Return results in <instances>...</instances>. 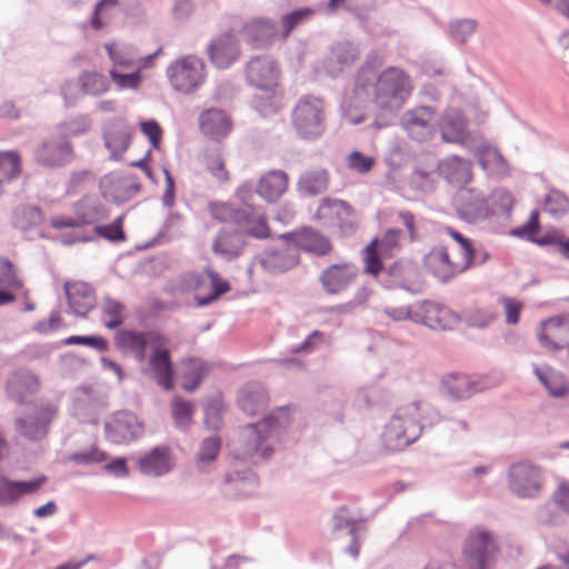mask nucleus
I'll list each match as a JSON object with an SVG mask.
<instances>
[{
    "label": "nucleus",
    "instance_id": "1",
    "mask_svg": "<svg viewBox=\"0 0 569 569\" xmlns=\"http://www.w3.org/2000/svg\"><path fill=\"white\" fill-rule=\"evenodd\" d=\"M411 90L409 76L397 67L385 69L378 77L362 68L355 84V94L360 101L370 98L376 108L390 113L402 107Z\"/></svg>",
    "mask_w": 569,
    "mask_h": 569
},
{
    "label": "nucleus",
    "instance_id": "2",
    "mask_svg": "<svg viewBox=\"0 0 569 569\" xmlns=\"http://www.w3.org/2000/svg\"><path fill=\"white\" fill-rule=\"evenodd\" d=\"M437 419L438 412L427 402L412 401L401 406L385 426L382 445L388 451H400L420 437L425 426L433 425Z\"/></svg>",
    "mask_w": 569,
    "mask_h": 569
},
{
    "label": "nucleus",
    "instance_id": "3",
    "mask_svg": "<svg viewBox=\"0 0 569 569\" xmlns=\"http://www.w3.org/2000/svg\"><path fill=\"white\" fill-rule=\"evenodd\" d=\"M290 425L291 418L287 407H279L258 422L248 425L244 429L242 458L258 462L269 457L281 442Z\"/></svg>",
    "mask_w": 569,
    "mask_h": 569
},
{
    "label": "nucleus",
    "instance_id": "4",
    "mask_svg": "<svg viewBox=\"0 0 569 569\" xmlns=\"http://www.w3.org/2000/svg\"><path fill=\"white\" fill-rule=\"evenodd\" d=\"M291 124L301 140L320 139L327 128L323 100L311 94L299 98L291 111Z\"/></svg>",
    "mask_w": 569,
    "mask_h": 569
},
{
    "label": "nucleus",
    "instance_id": "5",
    "mask_svg": "<svg viewBox=\"0 0 569 569\" xmlns=\"http://www.w3.org/2000/svg\"><path fill=\"white\" fill-rule=\"evenodd\" d=\"M171 87L183 94L198 91L207 79L206 64L194 54H187L172 61L167 68Z\"/></svg>",
    "mask_w": 569,
    "mask_h": 569
},
{
    "label": "nucleus",
    "instance_id": "6",
    "mask_svg": "<svg viewBox=\"0 0 569 569\" xmlns=\"http://www.w3.org/2000/svg\"><path fill=\"white\" fill-rule=\"evenodd\" d=\"M313 218L322 228L336 231L343 237L356 230L353 210L343 200L323 198Z\"/></svg>",
    "mask_w": 569,
    "mask_h": 569
},
{
    "label": "nucleus",
    "instance_id": "7",
    "mask_svg": "<svg viewBox=\"0 0 569 569\" xmlns=\"http://www.w3.org/2000/svg\"><path fill=\"white\" fill-rule=\"evenodd\" d=\"M32 157L40 167L60 169L72 163L76 153L72 142L57 132L44 138L34 148Z\"/></svg>",
    "mask_w": 569,
    "mask_h": 569
},
{
    "label": "nucleus",
    "instance_id": "8",
    "mask_svg": "<svg viewBox=\"0 0 569 569\" xmlns=\"http://www.w3.org/2000/svg\"><path fill=\"white\" fill-rule=\"evenodd\" d=\"M510 491L522 499H532L540 495L542 488L541 469L529 460L517 461L507 470Z\"/></svg>",
    "mask_w": 569,
    "mask_h": 569
},
{
    "label": "nucleus",
    "instance_id": "9",
    "mask_svg": "<svg viewBox=\"0 0 569 569\" xmlns=\"http://www.w3.org/2000/svg\"><path fill=\"white\" fill-rule=\"evenodd\" d=\"M150 356L148 367L144 370L159 387L164 390L173 388V365L169 351V340L160 335L151 339Z\"/></svg>",
    "mask_w": 569,
    "mask_h": 569
},
{
    "label": "nucleus",
    "instance_id": "10",
    "mask_svg": "<svg viewBox=\"0 0 569 569\" xmlns=\"http://www.w3.org/2000/svg\"><path fill=\"white\" fill-rule=\"evenodd\" d=\"M497 552L498 542L492 532L482 528L470 532L465 546V553L473 569H490Z\"/></svg>",
    "mask_w": 569,
    "mask_h": 569
},
{
    "label": "nucleus",
    "instance_id": "11",
    "mask_svg": "<svg viewBox=\"0 0 569 569\" xmlns=\"http://www.w3.org/2000/svg\"><path fill=\"white\" fill-rule=\"evenodd\" d=\"M400 124L412 140L426 141L436 131V111L427 106L409 109L402 113Z\"/></svg>",
    "mask_w": 569,
    "mask_h": 569
},
{
    "label": "nucleus",
    "instance_id": "12",
    "mask_svg": "<svg viewBox=\"0 0 569 569\" xmlns=\"http://www.w3.org/2000/svg\"><path fill=\"white\" fill-rule=\"evenodd\" d=\"M143 427L130 411H118L104 425L106 438L114 445H128L138 439Z\"/></svg>",
    "mask_w": 569,
    "mask_h": 569
},
{
    "label": "nucleus",
    "instance_id": "13",
    "mask_svg": "<svg viewBox=\"0 0 569 569\" xmlns=\"http://www.w3.org/2000/svg\"><path fill=\"white\" fill-rule=\"evenodd\" d=\"M413 322L431 329L447 330L459 322V317L445 306L423 300L415 305Z\"/></svg>",
    "mask_w": 569,
    "mask_h": 569
},
{
    "label": "nucleus",
    "instance_id": "14",
    "mask_svg": "<svg viewBox=\"0 0 569 569\" xmlns=\"http://www.w3.org/2000/svg\"><path fill=\"white\" fill-rule=\"evenodd\" d=\"M246 77L251 86L269 93L278 84L279 68L272 58L257 56L247 63Z\"/></svg>",
    "mask_w": 569,
    "mask_h": 569
},
{
    "label": "nucleus",
    "instance_id": "15",
    "mask_svg": "<svg viewBox=\"0 0 569 569\" xmlns=\"http://www.w3.org/2000/svg\"><path fill=\"white\" fill-rule=\"evenodd\" d=\"M187 282L194 291V299L199 307L210 305L229 290L228 282L221 280L218 273L211 270L206 274L191 273L188 276Z\"/></svg>",
    "mask_w": 569,
    "mask_h": 569
},
{
    "label": "nucleus",
    "instance_id": "16",
    "mask_svg": "<svg viewBox=\"0 0 569 569\" xmlns=\"http://www.w3.org/2000/svg\"><path fill=\"white\" fill-rule=\"evenodd\" d=\"M141 184L133 176H126L117 172L106 174L100 181L102 196L117 203H123L132 199L139 191Z\"/></svg>",
    "mask_w": 569,
    "mask_h": 569
},
{
    "label": "nucleus",
    "instance_id": "17",
    "mask_svg": "<svg viewBox=\"0 0 569 569\" xmlns=\"http://www.w3.org/2000/svg\"><path fill=\"white\" fill-rule=\"evenodd\" d=\"M76 218L58 217L51 219L54 229L78 228L83 224L96 223L107 217L103 204L91 198H83L76 203Z\"/></svg>",
    "mask_w": 569,
    "mask_h": 569
},
{
    "label": "nucleus",
    "instance_id": "18",
    "mask_svg": "<svg viewBox=\"0 0 569 569\" xmlns=\"http://www.w3.org/2000/svg\"><path fill=\"white\" fill-rule=\"evenodd\" d=\"M436 126L446 142L459 143L469 148L477 138L468 132V121L458 109H447Z\"/></svg>",
    "mask_w": 569,
    "mask_h": 569
},
{
    "label": "nucleus",
    "instance_id": "19",
    "mask_svg": "<svg viewBox=\"0 0 569 569\" xmlns=\"http://www.w3.org/2000/svg\"><path fill=\"white\" fill-rule=\"evenodd\" d=\"M359 269L350 262L335 263L325 268L319 282L328 295H339L346 291L358 277Z\"/></svg>",
    "mask_w": 569,
    "mask_h": 569
},
{
    "label": "nucleus",
    "instance_id": "20",
    "mask_svg": "<svg viewBox=\"0 0 569 569\" xmlns=\"http://www.w3.org/2000/svg\"><path fill=\"white\" fill-rule=\"evenodd\" d=\"M455 204L459 217L468 222L483 220L490 213L485 194L476 189H459Z\"/></svg>",
    "mask_w": 569,
    "mask_h": 569
},
{
    "label": "nucleus",
    "instance_id": "21",
    "mask_svg": "<svg viewBox=\"0 0 569 569\" xmlns=\"http://www.w3.org/2000/svg\"><path fill=\"white\" fill-rule=\"evenodd\" d=\"M40 389V380L36 373L26 368L14 370L7 379L6 392L9 399L23 405Z\"/></svg>",
    "mask_w": 569,
    "mask_h": 569
},
{
    "label": "nucleus",
    "instance_id": "22",
    "mask_svg": "<svg viewBox=\"0 0 569 569\" xmlns=\"http://www.w3.org/2000/svg\"><path fill=\"white\" fill-rule=\"evenodd\" d=\"M174 467V458L167 446H157L137 460L138 470L148 477H162Z\"/></svg>",
    "mask_w": 569,
    "mask_h": 569
},
{
    "label": "nucleus",
    "instance_id": "23",
    "mask_svg": "<svg viewBox=\"0 0 569 569\" xmlns=\"http://www.w3.org/2000/svg\"><path fill=\"white\" fill-rule=\"evenodd\" d=\"M208 54L216 68L228 69L240 56L238 39L229 32L218 36L209 43Z\"/></svg>",
    "mask_w": 569,
    "mask_h": 569
},
{
    "label": "nucleus",
    "instance_id": "24",
    "mask_svg": "<svg viewBox=\"0 0 569 569\" xmlns=\"http://www.w3.org/2000/svg\"><path fill=\"white\" fill-rule=\"evenodd\" d=\"M160 335L158 331L141 332L123 329L116 333L114 342L123 353H133L137 361L142 362L147 358V349L151 347V339Z\"/></svg>",
    "mask_w": 569,
    "mask_h": 569
},
{
    "label": "nucleus",
    "instance_id": "25",
    "mask_svg": "<svg viewBox=\"0 0 569 569\" xmlns=\"http://www.w3.org/2000/svg\"><path fill=\"white\" fill-rule=\"evenodd\" d=\"M360 57L359 48L348 41L336 43L323 59L322 67L330 77L349 69Z\"/></svg>",
    "mask_w": 569,
    "mask_h": 569
},
{
    "label": "nucleus",
    "instance_id": "26",
    "mask_svg": "<svg viewBox=\"0 0 569 569\" xmlns=\"http://www.w3.org/2000/svg\"><path fill=\"white\" fill-rule=\"evenodd\" d=\"M468 149L475 153L481 168L489 174L497 177L509 174L508 162L496 147L488 144L481 138H476Z\"/></svg>",
    "mask_w": 569,
    "mask_h": 569
},
{
    "label": "nucleus",
    "instance_id": "27",
    "mask_svg": "<svg viewBox=\"0 0 569 569\" xmlns=\"http://www.w3.org/2000/svg\"><path fill=\"white\" fill-rule=\"evenodd\" d=\"M538 339L545 346L552 349H561L569 346V313L552 317L540 325Z\"/></svg>",
    "mask_w": 569,
    "mask_h": 569
},
{
    "label": "nucleus",
    "instance_id": "28",
    "mask_svg": "<svg viewBox=\"0 0 569 569\" xmlns=\"http://www.w3.org/2000/svg\"><path fill=\"white\" fill-rule=\"evenodd\" d=\"M199 129L211 140H221L232 130L230 116L222 109L209 108L199 114Z\"/></svg>",
    "mask_w": 569,
    "mask_h": 569
},
{
    "label": "nucleus",
    "instance_id": "29",
    "mask_svg": "<svg viewBox=\"0 0 569 569\" xmlns=\"http://www.w3.org/2000/svg\"><path fill=\"white\" fill-rule=\"evenodd\" d=\"M132 131V128L121 119H114L103 128L104 146L111 159L118 160L129 148Z\"/></svg>",
    "mask_w": 569,
    "mask_h": 569
},
{
    "label": "nucleus",
    "instance_id": "30",
    "mask_svg": "<svg viewBox=\"0 0 569 569\" xmlns=\"http://www.w3.org/2000/svg\"><path fill=\"white\" fill-rule=\"evenodd\" d=\"M276 34L277 26L268 18H254L242 27L243 40L254 49L269 47Z\"/></svg>",
    "mask_w": 569,
    "mask_h": 569
},
{
    "label": "nucleus",
    "instance_id": "31",
    "mask_svg": "<svg viewBox=\"0 0 569 569\" xmlns=\"http://www.w3.org/2000/svg\"><path fill=\"white\" fill-rule=\"evenodd\" d=\"M46 481L44 476L28 481H16L0 475V506L14 505L21 497L38 491Z\"/></svg>",
    "mask_w": 569,
    "mask_h": 569
},
{
    "label": "nucleus",
    "instance_id": "32",
    "mask_svg": "<svg viewBox=\"0 0 569 569\" xmlns=\"http://www.w3.org/2000/svg\"><path fill=\"white\" fill-rule=\"evenodd\" d=\"M426 268L440 281L447 282L463 272L459 262H453L445 247H435L425 256Z\"/></svg>",
    "mask_w": 569,
    "mask_h": 569
},
{
    "label": "nucleus",
    "instance_id": "33",
    "mask_svg": "<svg viewBox=\"0 0 569 569\" xmlns=\"http://www.w3.org/2000/svg\"><path fill=\"white\" fill-rule=\"evenodd\" d=\"M56 408L48 405L39 408L34 417L28 421L23 418L16 419V430L29 440H38L46 436L49 423L56 416Z\"/></svg>",
    "mask_w": 569,
    "mask_h": 569
},
{
    "label": "nucleus",
    "instance_id": "34",
    "mask_svg": "<svg viewBox=\"0 0 569 569\" xmlns=\"http://www.w3.org/2000/svg\"><path fill=\"white\" fill-rule=\"evenodd\" d=\"M281 238L292 239L297 248L320 257L328 254L332 249L329 239L310 227L284 233Z\"/></svg>",
    "mask_w": 569,
    "mask_h": 569
},
{
    "label": "nucleus",
    "instance_id": "35",
    "mask_svg": "<svg viewBox=\"0 0 569 569\" xmlns=\"http://www.w3.org/2000/svg\"><path fill=\"white\" fill-rule=\"evenodd\" d=\"M258 488L257 475L250 470L233 471L223 478L222 491L232 499L249 497Z\"/></svg>",
    "mask_w": 569,
    "mask_h": 569
},
{
    "label": "nucleus",
    "instance_id": "36",
    "mask_svg": "<svg viewBox=\"0 0 569 569\" xmlns=\"http://www.w3.org/2000/svg\"><path fill=\"white\" fill-rule=\"evenodd\" d=\"M260 263L269 272H284L299 263V252L295 247L266 249L260 254Z\"/></svg>",
    "mask_w": 569,
    "mask_h": 569
},
{
    "label": "nucleus",
    "instance_id": "37",
    "mask_svg": "<svg viewBox=\"0 0 569 569\" xmlns=\"http://www.w3.org/2000/svg\"><path fill=\"white\" fill-rule=\"evenodd\" d=\"M438 171L450 184L462 189L472 178L471 162L458 156H449L438 164Z\"/></svg>",
    "mask_w": 569,
    "mask_h": 569
},
{
    "label": "nucleus",
    "instance_id": "38",
    "mask_svg": "<svg viewBox=\"0 0 569 569\" xmlns=\"http://www.w3.org/2000/svg\"><path fill=\"white\" fill-rule=\"evenodd\" d=\"M237 403L244 413L258 415L267 408L269 395L262 385L249 382L238 391Z\"/></svg>",
    "mask_w": 569,
    "mask_h": 569
},
{
    "label": "nucleus",
    "instance_id": "39",
    "mask_svg": "<svg viewBox=\"0 0 569 569\" xmlns=\"http://www.w3.org/2000/svg\"><path fill=\"white\" fill-rule=\"evenodd\" d=\"M64 291L71 313L84 317L93 308V291L86 282H66Z\"/></svg>",
    "mask_w": 569,
    "mask_h": 569
},
{
    "label": "nucleus",
    "instance_id": "40",
    "mask_svg": "<svg viewBox=\"0 0 569 569\" xmlns=\"http://www.w3.org/2000/svg\"><path fill=\"white\" fill-rule=\"evenodd\" d=\"M443 392L453 400H465L479 391L478 383L468 375L449 373L441 381Z\"/></svg>",
    "mask_w": 569,
    "mask_h": 569
},
{
    "label": "nucleus",
    "instance_id": "41",
    "mask_svg": "<svg viewBox=\"0 0 569 569\" xmlns=\"http://www.w3.org/2000/svg\"><path fill=\"white\" fill-rule=\"evenodd\" d=\"M288 189V176L282 170H271L260 178L257 193L269 202L277 201Z\"/></svg>",
    "mask_w": 569,
    "mask_h": 569
},
{
    "label": "nucleus",
    "instance_id": "42",
    "mask_svg": "<svg viewBox=\"0 0 569 569\" xmlns=\"http://www.w3.org/2000/svg\"><path fill=\"white\" fill-rule=\"evenodd\" d=\"M244 248V241L241 236L233 231L221 229L212 242L214 254L227 261L239 257Z\"/></svg>",
    "mask_w": 569,
    "mask_h": 569
},
{
    "label": "nucleus",
    "instance_id": "43",
    "mask_svg": "<svg viewBox=\"0 0 569 569\" xmlns=\"http://www.w3.org/2000/svg\"><path fill=\"white\" fill-rule=\"evenodd\" d=\"M211 370L209 362L190 357L182 361V388L188 392H193L208 376Z\"/></svg>",
    "mask_w": 569,
    "mask_h": 569
},
{
    "label": "nucleus",
    "instance_id": "44",
    "mask_svg": "<svg viewBox=\"0 0 569 569\" xmlns=\"http://www.w3.org/2000/svg\"><path fill=\"white\" fill-rule=\"evenodd\" d=\"M533 373L551 397L561 398L567 395L568 387L561 372L547 365H535Z\"/></svg>",
    "mask_w": 569,
    "mask_h": 569
},
{
    "label": "nucleus",
    "instance_id": "45",
    "mask_svg": "<svg viewBox=\"0 0 569 569\" xmlns=\"http://www.w3.org/2000/svg\"><path fill=\"white\" fill-rule=\"evenodd\" d=\"M329 186V173L326 169L313 168L305 171L298 181V190L306 196L323 193Z\"/></svg>",
    "mask_w": 569,
    "mask_h": 569
},
{
    "label": "nucleus",
    "instance_id": "46",
    "mask_svg": "<svg viewBox=\"0 0 569 569\" xmlns=\"http://www.w3.org/2000/svg\"><path fill=\"white\" fill-rule=\"evenodd\" d=\"M387 273L390 278L388 286L410 290V284L417 277V267L410 261H396L388 267Z\"/></svg>",
    "mask_w": 569,
    "mask_h": 569
},
{
    "label": "nucleus",
    "instance_id": "47",
    "mask_svg": "<svg viewBox=\"0 0 569 569\" xmlns=\"http://www.w3.org/2000/svg\"><path fill=\"white\" fill-rule=\"evenodd\" d=\"M91 127V118L88 114L79 113L59 122L56 129L61 137H67L70 140L72 137L87 134Z\"/></svg>",
    "mask_w": 569,
    "mask_h": 569
},
{
    "label": "nucleus",
    "instance_id": "48",
    "mask_svg": "<svg viewBox=\"0 0 569 569\" xmlns=\"http://www.w3.org/2000/svg\"><path fill=\"white\" fill-rule=\"evenodd\" d=\"M208 210L214 220L224 223L242 224L247 219L246 210L236 208L229 202L212 201L208 206Z\"/></svg>",
    "mask_w": 569,
    "mask_h": 569
},
{
    "label": "nucleus",
    "instance_id": "49",
    "mask_svg": "<svg viewBox=\"0 0 569 569\" xmlns=\"http://www.w3.org/2000/svg\"><path fill=\"white\" fill-rule=\"evenodd\" d=\"M21 172V160L17 151L0 152V196L3 186L18 178Z\"/></svg>",
    "mask_w": 569,
    "mask_h": 569
},
{
    "label": "nucleus",
    "instance_id": "50",
    "mask_svg": "<svg viewBox=\"0 0 569 569\" xmlns=\"http://www.w3.org/2000/svg\"><path fill=\"white\" fill-rule=\"evenodd\" d=\"M221 439L218 436H211L203 439L199 446L196 465L199 470L204 471L207 465L216 460L220 452Z\"/></svg>",
    "mask_w": 569,
    "mask_h": 569
},
{
    "label": "nucleus",
    "instance_id": "51",
    "mask_svg": "<svg viewBox=\"0 0 569 569\" xmlns=\"http://www.w3.org/2000/svg\"><path fill=\"white\" fill-rule=\"evenodd\" d=\"M78 80L82 94L99 96L110 87L108 79L98 72H82Z\"/></svg>",
    "mask_w": 569,
    "mask_h": 569
},
{
    "label": "nucleus",
    "instance_id": "52",
    "mask_svg": "<svg viewBox=\"0 0 569 569\" xmlns=\"http://www.w3.org/2000/svg\"><path fill=\"white\" fill-rule=\"evenodd\" d=\"M477 21L472 19H457L449 23V39L459 44L466 43L477 30Z\"/></svg>",
    "mask_w": 569,
    "mask_h": 569
},
{
    "label": "nucleus",
    "instance_id": "53",
    "mask_svg": "<svg viewBox=\"0 0 569 569\" xmlns=\"http://www.w3.org/2000/svg\"><path fill=\"white\" fill-rule=\"evenodd\" d=\"M194 405L191 401L174 397L171 401V415L174 423L180 429L188 428L192 422Z\"/></svg>",
    "mask_w": 569,
    "mask_h": 569
},
{
    "label": "nucleus",
    "instance_id": "54",
    "mask_svg": "<svg viewBox=\"0 0 569 569\" xmlns=\"http://www.w3.org/2000/svg\"><path fill=\"white\" fill-rule=\"evenodd\" d=\"M101 311L103 316H107L109 319L104 321V326L108 329H116L120 327L123 321V311L124 306L120 301L112 299L109 296H106L103 298L102 305H101Z\"/></svg>",
    "mask_w": 569,
    "mask_h": 569
},
{
    "label": "nucleus",
    "instance_id": "55",
    "mask_svg": "<svg viewBox=\"0 0 569 569\" xmlns=\"http://www.w3.org/2000/svg\"><path fill=\"white\" fill-rule=\"evenodd\" d=\"M104 48L110 60L116 67L128 69L134 64L136 59L131 47L118 43H107Z\"/></svg>",
    "mask_w": 569,
    "mask_h": 569
},
{
    "label": "nucleus",
    "instance_id": "56",
    "mask_svg": "<svg viewBox=\"0 0 569 569\" xmlns=\"http://www.w3.org/2000/svg\"><path fill=\"white\" fill-rule=\"evenodd\" d=\"M247 219L242 221V227L247 234L257 238V239H266L270 234L269 227L263 216L253 214L246 211Z\"/></svg>",
    "mask_w": 569,
    "mask_h": 569
},
{
    "label": "nucleus",
    "instance_id": "57",
    "mask_svg": "<svg viewBox=\"0 0 569 569\" xmlns=\"http://www.w3.org/2000/svg\"><path fill=\"white\" fill-rule=\"evenodd\" d=\"M119 4V0H100L94 6L90 24L94 30L102 29Z\"/></svg>",
    "mask_w": 569,
    "mask_h": 569
},
{
    "label": "nucleus",
    "instance_id": "58",
    "mask_svg": "<svg viewBox=\"0 0 569 569\" xmlns=\"http://www.w3.org/2000/svg\"><path fill=\"white\" fill-rule=\"evenodd\" d=\"M332 527L335 530L348 529L350 536L361 532L363 525L350 517L346 507H340L332 517Z\"/></svg>",
    "mask_w": 569,
    "mask_h": 569
},
{
    "label": "nucleus",
    "instance_id": "59",
    "mask_svg": "<svg viewBox=\"0 0 569 569\" xmlns=\"http://www.w3.org/2000/svg\"><path fill=\"white\" fill-rule=\"evenodd\" d=\"M378 240L373 239L363 250V270L371 276H378L382 270L381 257L379 254Z\"/></svg>",
    "mask_w": 569,
    "mask_h": 569
},
{
    "label": "nucleus",
    "instance_id": "60",
    "mask_svg": "<svg viewBox=\"0 0 569 569\" xmlns=\"http://www.w3.org/2000/svg\"><path fill=\"white\" fill-rule=\"evenodd\" d=\"M0 286L8 289H20L23 286L22 280L17 276L12 262L0 257Z\"/></svg>",
    "mask_w": 569,
    "mask_h": 569
},
{
    "label": "nucleus",
    "instance_id": "61",
    "mask_svg": "<svg viewBox=\"0 0 569 569\" xmlns=\"http://www.w3.org/2000/svg\"><path fill=\"white\" fill-rule=\"evenodd\" d=\"M124 216H119L112 223L96 227L97 234L108 239L111 242H119L126 239L123 231Z\"/></svg>",
    "mask_w": 569,
    "mask_h": 569
},
{
    "label": "nucleus",
    "instance_id": "62",
    "mask_svg": "<svg viewBox=\"0 0 569 569\" xmlns=\"http://www.w3.org/2000/svg\"><path fill=\"white\" fill-rule=\"evenodd\" d=\"M311 14L312 10L301 8L282 16L283 37L287 38L297 26L308 20Z\"/></svg>",
    "mask_w": 569,
    "mask_h": 569
},
{
    "label": "nucleus",
    "instance_id": "63",
    "mask_svg": "<svg viewBox=\"0 0 569 569\" xmlns=\"http://www.w3.org/2000/svg\"><path fill=\"white\" fill-rule=\"evenodd\" d=\"M401 234L402 231L397 228H391L386 231L377 246L383 257H391L393 251L399 248Z\"/></svg>",
    "mask_w": 569,
    "mask_h": 569
},
{
    "label": "nucleus",
    "instance_id": "64",
    "mask_svg": "<svg viewBox=\"0 0 569 569\" xmlns=\"http://www.w3.org/2000/svg\"><path fill=\"white\" fill-rule=\"evenodd\" d=\"M492 206L502 214L510 216L511 209L515 204V198L508 190L499 188L491 193Z\"/></svg>",
    "mask_w": 569,
    "mask_h": 569
}]
</instances>
